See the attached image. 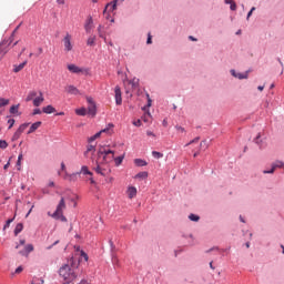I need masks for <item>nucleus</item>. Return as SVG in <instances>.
<instances>
[{"instance_id":"obj_1","label":"nucleus","mask_w":284,"mask_h":284,"mask_svg":"<svg viewBox=\"0 0 284 284\" xmlns=\"http://www.w3.org/2000/svg\"><path fill=\"white\" fill-rule=\"evenodd\" d=\"M59 276L63 278V284H70L73 283V281H77V271H73L70 267V264L62 265L58 271Z\"/></svg>"},{"instance_id":"obj_2","label":"nucleus","mask_w":284,"mask_h":284,"mask_svg":"<svg viewBox=\"0 0 284 284\" xmlns=\"http://www.w3.org/2000/svg\"><path fill=\"white\" fill-rule=\"evenodd\" d=\"M67 265L75 272V270H79V266L81 265V257H79V255H72L68 258Z\"/></svg>"},{"instance_id":"obj_3","label":"nucleus","mask_w":284,"mask_h":284,"mask_svg":"<svg viewBox=\"0 0 284 284\" xmlns=\"http://www.w3.org/2000/svg\"><path fill=\"white\" fill-rule=\"evenodd\" d=\"M63 209H65V199L61 197L59 204L57 205L55 211L52 214L50 212H48V216H57V214L63 212Z\"/></svg>"},{"instance_id":"obj_4","label":"nucleus","mask_w":284,"mask_h":284,"mask_svg":"<svg viewBox=\"0 0 284 284\" xmlns=\"http://www.w3.org/2000/svg\"><path fill=\"white\" fill-rule=\"evenodd\" d=\"M230 72L234 77V79H240V81H243V79H248L251 71L247 70L244 73H239V72H236V70L231 69Z\"/></svg>"},{"instance_id":"obj_5","label":"nucleus","mask_w":284,"mask_h":284,"mask_svg":"<svg viewBox=\"0 0 284 284\" xmlns=\"http://www.w3.org/2000/svg\"><path fill=\"white\" fill-rule=\"evenodd\" d=\"M34 252V245L27 244L23 250L19 251L20 256H30V253Z\"/></svg>"},{"instance_id":"obj_6","label":"nucleus","mask_w":284,"mask_h":284,"mask_svg":"<svg viewBox=\"0 0 284 284\" xmlns=\"http://www.w3.org/2000/svg\"><path fill=\"white\" fill-rule=\"evenodd\" d=\"M63 43H64V50L67 52H70L72 50V36H70V33H67V36L64 37Z\"/></svg>"},{"instance_id":"obj_7","label":"nucleus","mask_w":284,"mask_h":284,"mask_svg":"<svg viewBox=\"0 0 284 284\" xmlns=\"http://www.w3.org/2000/svg\"><path fill=\"white\" fill-rule=\"evenodd\" d=\"M108 156V154H112L114 156V150L105 149V146L101 145L98 150V159H101V156Z\"/></svg>"},{"instance_id":"obj_8","label":"nucleus","mask_w":284,"mask_h":284,"mask_svg":"<svg viewBox=\"0 0 284 284\" xmlns=\"http://www.w3.org/2000/svg\"><path fill=\"white\" fill-rule=\"evenodd\" d=\"M114 92H115V105H122L123 98H122V93H121V87L116 85L114 88Z\"/></svg>"},{"instance_id":"obj_9","label":"nucleus","mask_w":284,"mask_h":284,"mask_svg":"<svg viewBox=\"0 0 284 284\" xmlns=\"http://www.w3.org/2000/svg\"><path fill=\"white\" fill-rule=\"evenodd\" d=\"M92 26H94V20L92 19V16H88L84 23V30L87 33H90L92 31Z\"/></svg>"},{"instance_id":"obj_10","label":"nucleus","mask_w":284,"mask_h":284,"mask_svg":"<svg viewBox=\"0 0 284 284\" xmlns=\"http://www.w3.org/2000/svg\"><path fill=\"white\" fill-rule=\"evenodd\" d=\"M67 68L69 72H71L72 74H81V72H83V69L77 67V64H68Z\"/></svg>"},{"instance_id":"obj_11","label":"nucleus","mask_w":284,"mask_h":284,"mask_svg":"<svg viewBox=\"0 0 284 284\" xmlns=\"http://www.w3.org/2000/svg\"><path fill=\"white\" fill-rule=\"evenodd\" d=\"M19 108H21V104H12L9 109L10 114H13V116H21V112H19Z\"/></svg>"},{"instance_id":"obj_12","label":"nucleus","mask_w":284,"mask_h":284,"mask_svg":"<svg viewBox=\"0 0 284 284\" xmlns=\"http://www.w3.org/2000/svg\"><path fill=\"white\" fill-rule=\"evenodd\" d=\"M41 125H43V122H41V121H37V122L32 123L29 131L27 132V134H32V133L37 132V130H39V128H41Z\"/></svg>"},{"instance_id":"obj_13","label":"nucleus","mask_w":284,"mask_h":284,"mask_svg":"<svg viewBox=\"0 0 284 284\" xmlns=\"http://www.w3.org/2000/svg\"><path fill=\"white\" fill-rule=\"evenodd\" d=\"M78 174H83L84 176H93L92 171H90L87 165L81 166V170L78 172Z\"/></svg>"},{"instance_id":"obj_14","label":"nucleus","mask_w":284,"mask_h":284,"mask_svg":"<svg viewBox=\"0 0 284 284\" xmlns=\"http://www.w3.org/2000/svg\"><path fill=\"white\" fill-rule=\"evenodd\" d=\"M42 112L44 114H54L57 112V109L52 106V104H48L47 106L42 108Z\"/></svg>"},{"instance_id":"obj_15","label":"nucleus","mask_w":284,"mask_h":284,"mask_svg":"<svg viewBox=\"0 0 284 284\" xmlns=\"http://www.w3.org/2000/svg\"><path fill=\"white\" fill-rule=\"evenodd\" d=\"M26 65H28V60L21 62L20 64H14L13 65V72L18 73L21 72V70H23L26 68Z\"/></svg>"},{"instance_id":"obj_16","label":"nucleus","mask_w":284,"mask_h":284,"mask_svg":"<svg viewBox=\"0 0 284 284\" xmlns=\"http://www.w3.org/2000/svg\"><path fill=\"white\" fill-rule=\"evenodd\" d=\"M67 92L68 94H73L74 97H77V94H80V91L78 90V88L72 84L67 87Z\"/></svg>"},{"instance_id":"obj_17","label":"nucleus","mask_w":284,"mask_h":284,"mask_svg":"<svg viewBox=\"0 0 284 284\" xmlns=\"http://www.w3.org/2000/svg\"><path fill=\"white\" fill-rule=\"evenodd\" d=\"M43 101H45V99L43 98V93L40 92V97H37L36 99H33L34 108H39V105H41Z\"/></svg>"},{"instance_id":"obj_18","label":"nucleus","mask_w":284,"mask_h":284,"mask_svg":"<svg viewBox=\"0 0 284 284\" xmlns=\"http://www.w3.org/2000/svg\"><path fill=\"white\" fill-rule=\"evenodd\" d=\"M87 114H89V116H92V118L97 116V104L89 105Z\"/></svg>"},{"instance_id":"obj_19","label":"nucleus","mask_w":284,"mask_h":284,"mask_svg":"<svg viewBox=\"0 0 284 284\" xmlns=\"http://www.w3.org/2000/svg\"><path fill=\"white\" fill-rule=\"evenodd\" d=\"M97 166L93 168V170L97 172V174H100L101 176H105V169L101 168V164H99V161H95Z\"/></svg>"},{"instance_id":"obj_20","label":"nucleus","mask_w":284,"mask_h":284,"mask_svg":"<svg viewBox=\"0 0 284 284\" xmlns=\"http://www.w3.org/2000/svg\"><path fill=\"white\" fill-rule=\"evenodd\" d=\"M23 232V223H18L13 230L14 236H19Z\"/></svg>"},{"instance_id":"obj_21","label":"nucleus","mask_w":284,"mask_h":284,"mask_svg":"<svg viewBox=\"0 0 284 284\" xmlns=\"http://www.w3.org/2000/svg\"><path fill=\"white\" fill-rule=\"evenodd\" d=\"M52 219H54L55 221H61L62 223H68V217H65V215H63L62 213H57L55 216H51Z\"/></svg>"},{"instance_id":"obj_22","label":"nucleus","mask_w":284,"mask_h":284,"mask_svg":"<svg viewBox=\"0 0 284 284\" xmlns=\"http://www.w3.org/2000/svg\"><path fill=\"white\" fill-rule=\"evenodd\" d=\"M150 108H152V99H149L146 105L142 106V111L146 112L148 116H152V113H150Z\"/></svg>"},{"instance_id":"obj_23","label":"nucleus","mask_w":284,"mask_h":284,"mask_svg":"<svg viewBox=\"0 0 284 284\" xmlns=\"http://www.w3.org/2000/svg\"><path fill=\"white\" fill-rule=\"evenodd\" d=\"M136 196V186H129L128 187V197L134 199Z\"/></svg>"},{"instance_id":"obj_24","label":"nucleus","mask_w":284,"mask_h":284,"mask_svg":"<svg viewBox=\"0 0 284 284\" xmlns=\"http://www.w3.org/2000/svg\"><path fill=\"white\" fill-rule=\"evenodd\" d=\"M10 43V39H8V40H2L1 42H0V54L1 53H3V54H6L8 51L3 48V45H7V48L9 47L8 44Z\"/></svg>"},{"instance_id":"obj_25","label":"nucleus","mask_w":284,"mask_h":284,"mask_svg":"<svg viewBox=\"0 0 284 284\" xmlns=\"http://www.w3.org/2000/svg\"><path fill=\"white\" fill-rule=\"evenodd\" d=\"M75 114L78 116H85L88 114V109H85V106H81L79 109H75Z\"/></svg>"},{"instance_id":"obj_26","label":"nucleus","mask_w":284,"mask_h":284,"mask_svg":"<svg viewBox=\"0 0 284 284\" xmlns=\"http://www.w3.org/2000/svg\"><path fill=\"white\" fill-rule=\"evenodd\" d=\"M134 165H136V168H145V165H148V161L143 159H135Z\"/></svg>"},{"instance_id":"obj_27","label":"nucleus","mask_w":284,"mask_h":284,"mask_svg":"<svg viewBox=\"0 0 284 284\" xmlns=\"http://www.w3.org/2000/svg\"><path fill=\"white\" fill-rule=\"evenodd\" d=\"M114 160L115 166L119 168V165H121V163H123V159H125V154H122L120 156L114 158V155H112V158Z\"/></svg>"},{"instance_id":"obj_28","label":"nucleus","mask_w":284,"mask_h":284,"mask_svg":"<svg viewBox=\"0 0 284 284\" xmlns=\"http://www.w3.org/2000/svg\"><path fill=\"white\" fill-rule=\"evenodd\" d=\"M87 45H90V48H94L97 45V36H91L87 40Z\"/></svg>"},{"instance_id":"obj_29","label":"nucleus","mask_w":284,"mask_h":284,"mask_svg":"<svg viewBox=\"0 0 284 284\" xmlns=\"http://www.w3.org/2000/svg\"><path fill=\"white\" fill-rule=\"evenodd\" d=\"M21 28V24H18L14 30L11 32V36L9 37V43L8 45L12 44V41H14V36L17 34L18 30Z\"/></svg>"},{"instance_id":"obj_30","label":"nucleus","mask_w":284,"mask_h":284,"mask_svg":"<svg viewBox=\"0 0 284 284\" xmlns=\"http://www.w3.org/2000/svg\"><path fill=\"white\" fill-rule=\"evenodd\" d=\"M110 6L118 8V6H119L118 0H112L111 2L106 3L104 7V10H103V14H105L108 12V9L110 8Z\"/></svg>"},{"instance_id":"obj_31","label":"nucleus","mask_w":284,"mask_h":284,"mask_svg":"<svg viewBox=\"0 0 284 284\" xmlns=\"http://www.w3.org/2000/svg\"><path fill=\"white\" fill-rule=\"evenodd\" d=\"M254 143L258 145L260 150H263V140L261 139V133H257V135L254 139Z\"/></svg>"},{"instance_id":"obj_32","label":"nucleus","mask_w":284,"mask_h":284,"mask_svg":"<svg viewBox=\"0 0 284 284\" xmlns=\"http://www.w3.org/2000/svg\"><path fill=\"white\" fill-rule=\"evenodd\" d=\"M14 219H17V215H14L13 217H10L6 221L4 225H3V232H6L8 230V227H10L11 223H14Z\"/></svg>"},{"instance_id":"obj_33","label":"nucleus","mask_w":284,"mask_h":284,"mask_svg":"<svg viewBox=\"0 0 284 284\" xmlns=\"http://www.w3.org/2000/svg\"><path fill=\"white\" fill-rule=\"evenodd\" d=\"M6 105H10V99L0 98V108H6ZM0 114H3V112L0 111Z\"/></svg>"},{"instance_id":"obj_34","label":"nucleus","mask_w":284,"mask_h":284,"mask_svg":"<svg viewBox=\"0 0 284 284\" xmlns=\"http://www.w3.org/2000/svg\"><path fill=\"white\" fill-rule=\"evenodd\" d=\"M29 126H30V122H24V123L20 124L17 132L21 134L22 132H26V129H28Z\"/></svg>"},{"instance_id":"obj_35","label":"nucleus","mask_w":284,"mask_h":284,"mask_svg":"<svg viewBox=\"0 0 284 284\" xmlns=\"http://www.w3.org/2000/svg\"><path fill=\"white\" fill-rule=\"evenodd\" d=\"M78 257L80 258V261H82V258H83L85 261V263H88V261H90V256L83 250L80 251V256H78Z\"/></svg>"},{"instance_id":"obj_36","label":"nucleus","mask_w":284,"mask_h":284,"mask_svg":"<svg viewBox=\"0 0 284 284\" xmlns=\"http://www.w3.org/2000/svg\"><path fill=\"white\" fill-rule=\"evenodd\" d=\"M149 176V173L148 171H142V172H139L138 174H135L134 179H148Z\"/></svg>"},{"instance_id":"obj_37","label":"nucleus","mask_w":284,"mask_h":284,"mask_svg":"<svg viewBox=\"0 0 284 284\" xmlns=\"http://www.w3.org/2000/svg\"><path fill=\"white\" fill-rule=\"evenodd\" d=\"M189 220L192 221L193 223H199V221H201V216L194 214V213H191L189 215Z\"/></svg>"},{"instance_id":"obj_38","label":"nucleus","mask_w":284,"mask_h":284,"mask_svg":"<svg viewBox=\"0 0 284 284\" xmlns=\"http://www.w3.org/2000/svg\"><path fill=\"white\" fill-rule=\"evenodd\" d=\"M101 138V131L97 132L95 134H93L92 136H90L88 139V143H93V141H97V139Z\"/></svg>"},{"instance_id":"obj_39","label":"nucleus","mask_w":284,"mask_h":284,"mask_svg":"<svg viewBox=\"0 0 284 284\" xmlns=\"http://www.w3.org/2000/svg\"><path fill=\"white\" fill-rule=\"evenodd\" d=\"M92 150H93V152H97V148L94 145L88 144L87 151L84 152V156L88 155L89 152H92Z\"/></svg>"},{"instance_id":"obj_40","label":"nucleus","mask_w":284,"mask_h":284,"mask_svg":"<svg viewBox=\"0 0 284 284\" xmlns=\"http://www.w3.org/2000/svg\"><path fill=\"white\" fill-rule=\"evenodd\" d=\"M153 159H163V153L159 151H152Z\"/></svg>"},{"instance_id":"obj_41","label":"nucleus","mask_w":284,"mask_h":284,"mask_svg":"<svg viewBox=\"0 0 284 284\" xmlns=\"http://www.w3.org/2000/svg\"><path fill=\"white\" fill-rule=\"evenodd\" d=\"M111 128H114V123H109L106 128L102 129L100 132L101 134L110 132Z\"/></svg>"},{"instance_id":"obj_42","label":"nucleus","mask_w":284,"mask_h":284,"mask_svg":"<svg viewBox=\"0 0 284 284\" xmlns=\"http://www.w3.org/2000/svg\"><path fill=\"white\" fill-rule=\"evenodd\" d=\"M272 166L274 168L275 166V170L276 169H281V168H284V162L283 161H276L274 163H272Z\"/></svg>"},{"instance_id":"obj_43","label":"nucleus","mask_w":284,"mask_h":284,"mask_svg":"<svg viewBox=\"0 0 284 284\" xmlns=\"http://www.w3.org/2000/svg\"><path fill=\"white\" fill-rule=\"evenodd\" d=\"M37 97V92L36 91H31L28 97L26 98V101L29 102V101H32V99Z\"/></svg>"},{"instance_id":"obj_44","label":"nucleus","mask_w":284,"mask_h":284,"mask_svg":"<svg viewBox=\"0 0 284 284\" xmlns=\"http://www.w3.org/2000/svg\"><path fill=\"white\" fill-rule=\"evenodd\" d=\"M276 172V166L271 165L270 170H264L263 174H274Z\"/></svg>"},{"instance_id":"obj_45","label":"nucleus","mask_w":284,"mask_h":284,"mask_svg":"<svg viewBox=\"0 0 284 284\" xmlns=\"http://www.w3.org/2000/svg\"><path fill=\"white\" fill-rule=\"evenodd\" d=\"M8 148V141L0 140V150H7Z\"/></svg>"},{"instance_id":"obj_46","label":"nucleus","mask_w":284,"mask_h":284,"mask_svg":"<svg viewBox=\"0 0 284 284\" xmlns=\"http://www.w3.org/2000/svg\"><path fill=\"white\" fill-rule=\"evenodd\" d=\"M19 139H21V134L18 133V131H16L11 138V141L14 142V141H19Z\"/></svg>"},{"instance_id":"obj_47","label":"nucleus","mask_w":284,"mask_h":284,"mask_svg":"<svg viewBox=\"0 0 284 284\" xmlns=\"http://www.w3.org/2000/svg\"><path fill=\"white\" fill-rule=\"evenodd\" d=\"M14 123H17V121L14 120V119H9L8 120V124H9V126H8V130H12V128H14Z\"/></svg>"},{"instance_id":"obj_48","label":"nucleus","mask_w":284,"mask_h":284,"mask_svg":"<svg viewBox=\"0 0 284 284\" xmlns=\"http://www.w3.org/2000/svg\"><path fill=\"white\" fill-rule=\"evenodd\" d=\"M256 10V7H252L251 10L246 14V21H250V17L254 14V11Z\"/></svg>"},{"instance_id":"obj_49","label":"nucleus","mask_w":284,"mask_h":284,"mask_svg":"<svg viewBox=\"0 0 284 284\" xmlns=\"http://www.w3.org/2000/svg\"><path fill=\"white\" fill-rule=\"evenodd\" d=\"M130 84L132 85V88H139V79L134 78L130 81Z\"/></svg>"},{"instance_id":"obj_50","label":"nucleus","mask_w":284,"mask_h":284,"mask_svg":"<svg viewBox=\"0 0 284 284\" xmlns=\"http://www.w3.org/2000/svg\"><path fill=\"white\" fill-rule=\"evenodd\" d=\"M230 6V10H232V12H235L237 6H236V2L232 1L231 3H229Z\"/></svg>"},{"instance_id":"obj_51","label":"nucleus","mask_w":284,"mask_h":284,"mask_svg":"<svg viewBox=\"0 0 284 284\" xmlns=\"http://www.w3.org/2000/svg\"><path fill=\"white\" fill-rule=\"evenodd\" d=\"M199 141H201V136H196L195 139L191 140L189 143H186V146L192 145V143H199Z\"/></svg>"},{"instance_id":"obj_52","label":"nucleus","mask_w":284,"mask_h":284,"mask_svg":"<svg viewBox=\"0 0 284 284\" xmlns=\"http://www.w3.org/2000/svg\"><path fill=\"white\" fill-rule=\"evenodd\" d=\"M175 130H176V132H182V133H185V132H186V131H185V128H183V126H181V125H179V124L175 125Z\"/></svg>"},{"instance_id":"obj_53","label":"nucleus","mask_w":284,"mask_h":284,"mask_svg":"<svg viewBox=\"0 0 284 284\" xmlns=\"http://www.w3.org/2000/svg\"><path fill=\"white\" fill-rule=\"evenodd\" d=\"M133 125H135V128H141V125H143V122H141V119H138L133 121Z\"/></svg>"},{"instance_id":"obj_54","label":"nucleus","mask_w":284,"mask_h":284,"mask_svg":"<svg viewBox=\"0 0 284 284\" xmlns=\"http://www.w3.org/2000/svg\"><path fill=\"white\" fill-rule=\"evenodd\" d=\"M87 103H89V105H97V102H94V99H92V97L87 98Z\"/></svg>"},{"instance_id":"obj_55","label":"nucleus","mask_w":284,"mask_h":284,"mask_svg":"<svg viewBox=\"0 0 284 284\" xmlns=\"http://www.w3.org/2000/svg\"><path fill=\"white\" fill-rule=\"evenodd\" d=\"M41 112H43V110L41 111V109L37 108L33 110V112L31 113L32 116H37V114H41Z\"/></svg>"},{"instance_id":"obj_56","label":"nucleus","mask_w":284,"mask_h":284,"mask_svg":"<svg viewBox=\"0 0 284 284\" xmlns=\"http://www.w3.org/2000/svg\"><path fill=\"white\" fill-rule=\"evenodd\" d=\"M146 45H152V33H148Z\"/></svg>"},{"instance_id":"obj_57","label":"nucleus","mask_w":284,"mask_h":284,"mask_svg":"<svg viewBox=\"0 0 284 284\" xmlns=\"http://www.w3.org/2000/svg\"><path fill=\"white\" fill-rule=\"evenodd\" d=\"M69 176H70V181H77V176H79V172L72 173Z\"/></svg>"},{"instance_id":"obj_58","label":"nucleus","mask_w":284,"mask_h":284,"mask_svg":"<svg viewBox=\"0 0 284 284\" xmlns=\"http://www.w3.org/2000/svg\"><path fill=\"white\" fill-rule=\"evenodd\" d=\"M21 272H23V266H18L14 271V274H21Z\"/></svg>"},{"instance_id":"obj_59","label":"nucleus","mask_w":284,"mask_h":284,"mask_svg":"<svg viewBox=\"0 0 284 284\" xmlns=\"http://www.w3.org/2000/svg\"><path fill=\"white\" fill-rule=\"evenodd\" d=\"M214 251H217V252H219V246H213V247L209 248V250L206 251V254H210V252H214Z\"/></svg>"},{"instance_id":"obj_60","label":"nucleus","mask_w":284,"mask_h":284,"mask_svg":"<svg viewBox=\"0 0 284 284\" xmlns=\"http://www.w3.org/2000/svg\"><path fill=\"white\" fill-rule=\"evenodd\" d=\"M24 243H26V240H23V239L20 240V241H19V244L16 245V250H19V246H20V245H23Z\"/></svg>"},{"instance_id":"obj_61","label":"nucleus","mask_w":284,"mask_h":284,"mask_svg":"<svg viewBox=\"0 0 284 284\" xmlns=\"http://www.w3.org/2000/svg\"><path fill=\"white\" fill-rule=\"evenodd\" d=\"M16 165L18 168V172H21V160H17Z\"/></svg>"},{"instance_id":"obj_62","label":"nucleus","mask_w":284,"mask_h":284,"mask_svg":"<svg viewBox=\"0 0 284 284\" xmlns=\"http://www.w3.org/2000/svg\"><path fill=\"white\" fill-rule=\"evenodd\" d=\"M118 7H114V4H110L109 7V12H114V10H116Z\"/></svg>"},{"instance_id":"obj_63","label":"nucleus","mask_w":284,"mask_h":284,"mask_svg":"<svg viewBox=\"0 0 284 284\" xmlns=\"http://www.w3.org/2000/svg\"><path fill=\"white\" fill-rule=\"evenodd\" d=\"M146 136H156V134H154L152 131H146Z\"/></svg>"},{"instance_id":"obj_64","label":"nucleus","mask_w":284,"mask_h":284,"mask_svg":"<svg viewBox=\"0 0 284 284\" xmlns=\"http://www.w3.org/2000/svg\"><path fill=\"white\" fill-rule=\"evenodd\" d=\"M77 284H88V280H81L79 283Z\"/></svg>"}]
</instances>
